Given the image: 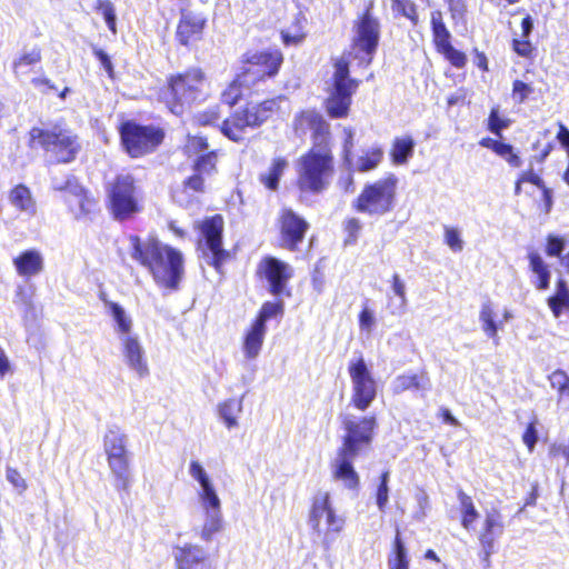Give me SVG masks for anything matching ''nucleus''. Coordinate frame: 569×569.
Wrapping results in <instances>:
<instances>
[{
  "label": "nucleus",
  "mask_w": 569,
  "mask_h": 569,
  "mask_svg": "<svg viewBox=\"0 0 569 569\" xmlns=\"http://www.w3.org/2000/svg\"><path fill=\"white\" fill-rule=\"evenodd\" d=\"M370 1L353 21V37L350 49L333 61L335 71L323 101L325 110L331 119H346L350 114L352 96L357 92L360 80L350 77V61L357 60L361 67H368L377 50L380 34L378 19L372 13Z\"/></svg>",
  "instance_id": "1"
},
{
  "label": "nucleus",
  "mask_w": 569,
  "mask_h": 569,
  "mask_svg": "<svg viewBox=\"0 0 569 569\" xmlns=\"http://www.w3.org/2000/svg\"><path fill=\"white\" fill-rule=\"evenodd\" d=\"M296 136L310 134L311 146L297 160L296 187L301 194H320L335 172L333 142L330 123L315 108L298 111L292 120Z\"/></svg>",
  "instance_id": "2"
},
{
  "label": "nucleus",
  "mask_w": 569,
  "mask_h": 569,
  "mask_svg": "<svg viewBox=\"0 0 569 569\" xmlns=\"http://www.w3.org/2000/svg\"><path fill=\"white\" fill-rule=\"evenodd\" d=\"M128 239L131 258L150 273L154 283L166 290H177L184 274L182 252L154 236L142 239L130 234Z\"/></svg>",
  "instance_id": "3"
},
{
  "label": "nucleus",
  "mask_w": 569,
  "mask_h": 569,
  "mask_svg": "<svg viewBox=\"0 0 569 569\" xmlns=\"http://www.w3.org/2000/svg\"><path fill=\"white\" fill-rule=\"evenodd\" d=\"M342 423L346 435L337 450L336 460L332 462V478L343 482L346 488L357 490L360 486V478L352 461L365 447L370 445L377 421L373 416L362 417L358 420L345 417Z\"/></svg>",
  "instance_id": "4"
},
{
  "label": "nucleus",
  "mask_w": 569,
  "mask_h": 569,
  "mask_svg": "<svg viewBox=\"0 0 569 569\" xmlns=\"http://www.w3.org/2000/svg\"><path fill=\"white\" fill-rule=\"evenodd\" d=\"M208 77L201 67L170 73L157 91V100L171 113L182 116L193 104L208 98Z\"/></svg>",
  "instance_id": "5"
},
{
  "label": "nucleus",
  "mask_w": 569,
  "mask_h": 569,
  "mask_svg": "<svg viewBox=\"0 0 569 569\" xmlns=\"http://www.w3.org/2000/svg\"><path fill=\"white\" fill-rule=\"evenodd\" d=\"M28 146L40 149L53 164H69L77 160L82 151L79 134L64 122L50 127H32L28 132Z\"/></svg>",
  "instance_id": "6"
},
{
  "label": "nucleus",
  "mask_w": 569,
  "mask_h": 569,
  "mask_svg": "<svg viewBox=\"0 0 569 569\" xmlns=\"http://www.w3.org/2000/svg\"><path fill=\"white\" fill-rule=\"evenodd\" d=\"M281 99L282 97L278 96L260 101H247L220 122V132L232 142L244 141L248 130L261 128L280 113Z\"/></svg>",
  "instance_id": "7"
},
{
  "label": "nucleus",
  "mask_w": 569,
  "mask_h": 569,
  "mask_svg": "<svg viewBox=\"0 0 569 569\" xmlns=\"http://www.w3.org/2000/svg\"><path fill=\"white\" fill-rule=\"evenodd\" d=\"M208 137L204 134H187L182 151L192 159V173L182 181L184 191L192 193L206 192V177L219 171V161L223 156L221 149H210Z\"/></svg>",
  "instance_id": "8"
},
{
  "label": "nucleus",
  "mask_w": 569,
  "mask_h": 569,
  "mask_svg": "<svg viewBox=\"0 0 569 569\" xmlns=\"http://www.w3.org/2000/svg\"><path fill=\"white\" fill-rule=\"evenodd\" d=\"M106 208L118 222L134 219L143 211L138 179L130 172H119L106 187Z\"/></svg>",
  "instance_id": "9"
},
{
  "label": "nucleus",
  "mask_w": 569,
  "mask_h": 569,
  "mask_svg": "<svg viewBox=\"0 0 569 569\" xmlns=\"http://www.w3.org/2000/svg\"><path fill=\"white\" fill-rule=\"evenodd\" d=\"M308 523L313 535L329 548L331 542L342 532L346 520L333 506L329 491H316L309 501Z\"/></svg>",
  "instance_id": "10"
},
{
  "label": "nucleus",
  "mask_w": 569,
  "mask_h": 569,
  "mask_svg": "<svg viewBox=\"0 0 569 569\" xmlns=\"http://www.w3.org/2000/svg\"><path fill=\"white\" fill-rule=\"evenodd\" d=\"M122 150L131 159H140L156 152L166 138L164 130L156 124H141L126 120L118 127Z\"/></svg>",
  "instance_id": "11"
},
{
  "label": "nucleus",
  "mask_w": 569,
  "mask_h": 569,
  "mask_svg": "<svg viewBox=\"0 0 569 569\" xmlns=\"http://www.w3.org/2000/svg\"><path fill=\"white\" fill-rule=\"evenodd\" d=\"M103 449L116 489L128 492L131 485V470L127 436L119 429H109L103 437Z\"/></svg>",
  "instance_id": "12"
},
{
  "label": "nucleus",
  "mask_w": 569,
  "mask_h": 569,
  "mask_svg": "<svg viewBox=\"0 0 569 569\" xmlns=\"http://www.w3.org/2000/svg\"><path fill=\"white\" fill-rule=\"evenodd\" d=\"M196 229L202 237L203 254L208 257V264L218 273H222L223 264L234 258V253L223 248L224 219L222 214L216 213L203 218L198 222Z\"/></svg>",
  "instance_id": "13"
},
{
  "label": "nucleus",
  "mask_w": 569,
  "mask_h": 569,
  "mask_svg": "<svg viewBox=\"0 0 569 569\" xmlns=\"http://www.w3.org/2000/svg\"><path fill=\"white\" fill-rule=\"evenodd\" d=\"M280 49H263L246 52L241 60L240 72L256 87L276 78L283 64Z\"/></svg>",
  "instance_id": "14"
},
{
  "label": "nucleus",
  "mask_w": 569,
  "mask_h": 569,
  "mask_svg": "<svg viewBox=\"0 0 569 569\" xmlns=\"http://www.w3.org/2000/svg\"><path fill=\"white\" fill-rule=\"evenodd\" d=\"M256 278L267 283L268 292L274 298H290L292 296L289 286L293 277V270L289 263L273 256H264L257 263Z\"/></svg>",
  "instance_id": "15"
},
{
  "label": "nucleus",
  "mask_w": 569,
  "mask_h": 569,
  "mask_svg": "<svg viewBox=\"0 0 569 569\" xmlns=\"http://www.w3.org/2000/svg\"><path fill=\"white\" fill-rule=\"evenodd\" d=\"M278 247L290 252L300 249L310 229V223L290 207H282L276 220Z\"/></svg>",
  "instance_id": "16"
},
{
  "label": "nucleus",
  "mask_w": 569,
  "mask_h": 569,
  "mask_svg": "<svg viewBox=\"0 0 569 569\" xmlns=\"http://www.w3.org/2000/svg\"><path fill=\"white\" fill-rule=\"evenodd\" d=\"M348 372L352 382L350 403L356 409L365 411L376 398L377 383L361 356L349 362Z\"/></svg>",
  "instance_id": "17"
},
{
  "label": "nucleus",
  "mask_w": 569,
  "mask_h": 569,
  "mask_svg": "<svg viewBox=\"0 0 569 569\" xmlns=\"http://www.w3.org/2000/svg\"><path fill=\"white\" fill-rule=\"evenodd\" d=\"M352 208L357 212L382 214L391 208V179H380L365 184L355 199Z\"/></svg>",
  "instance_id": "18"
},
{
  "label": "nucleus",
  "mask_w": 569,
  "mask_h": 569,
  "mask_svg": "<svg viewBox=\"0 0 569 569\" xmlns=\"http://www.w3.org/2000/svg\"><path fill=\"white\" fill-rule=\"evenodd\" d=\"M56 190L64 192L62 201L77 220L91 214L97 207V199L74 177L67 179L64 184L57 187Z\"/></svg>",
  "instance_id": "19"
},
{
  "label": "nucleus",
  "mask_w": 569,
  "mask_h": 569,
  "mask_svg": "<svg viewBox=\"0 0 569 569\" xmlns=\"http://www.w3.org/2000/svg\"><path fill=\"white\" fill-rule=\"evenodd\" d=\"M503 516L497 508L487 509L478 531V540L486 559L495 552L496 541L503 535Z\"/></svg>",
  "instance_id": "20"
},
{
  "label": "nucleus",
  "mask_w": 569,
  "mask_h": 569,
  "mask_svg": "<svg viewBox=\"0 0 569 569\" xmlns=\"http://www.w3.org/2000/svg\"><path fill=\"white\" fill-rule=\"evenodd\" d=\"M207 20L200 14L181 10L176 29V40L183 47H190L199 42L202 40Z\"/></svg>",
  "instance_id": "21"
},
{
  "label": "nucleus",
  "mask_w": 569,
  "mask_h": 569,
  "mask_svg": "<svg viewBox=\"0 0 569 569\" xmlns=\"http://www.w3.org/2000/svg\"><path fill=\"white\" fill-rule=\"evenodd\" d=\"M173 556L177 569H213L209 556L198 545L184 543L177 546Z\"/></svg>",
  "instance_id": "22"
},
{
  "label": "nucleus",
  "mask_w": 569,
  "mask_h": 569,
  "mask_svg": "<svg viewBox=\"0 0 569 569\" xmlns=\"http://www.w3.org/2000/svg\"><path fill=\"white\" fill-rule=\"evenodd\" d=\"M12 262L17 273L23 278H31L43 270V258L36 249L21 251Z\"/></svg>",
  "instance_id": "23"
},
{
  "label": "nucleus",
  "mask_w": 569,
  "mask_h": 569,
  "mask_svg": "<svg viewBox=\"0 0 569 569\" xmlns=\"http://www.w3.org/2000/svg\"><path fill=\"white\" fill-rule=\"evenodd\" d=\"M253 88L254 86L239 71L222 90L221 102L232 108L244 97L247 91H251Z\"/></svg>",
  "instance_id": "24"
},
{
  "label": "nucleus",
  "mask_w": 569,
  "mask_h": 569,
  "mask_svg": "<svg viewBox=\"0 0 569 569\" xmlns=\"http://www.w3.org/2000/svg\"><path fill=\"white\" fill-rule=\"evenodd\" d=\"M307 18L302 12H297L290 24L280 31V38L284 46H298L307 38Z\"/></svg>",
  "instance_id": "25"
},
{
  "label": "nucleus",
  "mask_w": 569,
  "mask_h": 569,
  "mask_svg": "<svg viewBox=\"0 0 569 569\" xmlns=\"http://www.w3.org/2000/svg\"><path fill=\"white\" fill-rule=\"evenodd\" d=\"M267 328L251 322L242 339V350L247 359H254L261 351Z\"/></svg>",
  "instance_id": "26"
},
{
  "label": "nucleus",
  "mask_w": 569,
  "mask_h": 569,
  "mask_svg": "<svg viewBox=\"0 0 569 569\" xmlns=\"http://www.w3.org/2000/svg\"><path fill=\"white\" fill-rule=\"evenodd\" d=\"M123 353L129 366L140 376L148 373V366L143 359V351L136 337H127L123 339Z\"/></svg>",
  "instance_id": "27"
},
{
  "label": "nucleus",
  "mask_w": 569,
  "mask_h": 569,
  "mask_svg": "<svg viewBox=\"0 0 569 569\" xmlns=\"http://www.w3.org/2000/svg\"><path fill=\"white\" fill-rule=\"evenodd\" d=\"M288 168V160L284 157H276L271 160L267 172L259 176L260 183L269 191L279 189L280 179Z\"/></svg>",
  "instance_id": "28"
},
{
  "label": "nucleus",
  "mask_w": 569,
  "mask_h": 569,
  "mask_svg": "<svg viewBox=\"0 0 569 569\" xmlns=\"http://www.w3.org/2000/svg\"><path fill=\"white\" fill-rule=\"evenodd\" d=\"M497 315L491 302L482 303L479 311V321L486 337L492 339L496 345L499 342L498 331L502 328V322L496 320Z\"/></svg>",
  "instance_id": "29"
},
{
  "label": "nucleus",
  "mask_w": 569,
  "mask_h": 569,
  "mask_svg": "<svg viewBox=\"0 0 569 569\" xmlns=\"http://www.w3.org/2000/svg\"><path fill=\"white\" fill-rule=\"evenodd\" d=\"M555 318H559L563 310L569 309V286L562 278L558 279L555 286V293L547 300Z\"/></svg>",
  "instance_id": "30"
},
{
  "label": "nucleus",
  "mask_w": 569,
  "mask_h": 569,
  "mask_svg": "<svg viewBox=\"0 0 569 569\" xmlns=\"http://www.w3.org/2000/svg\"><path fill=\"white\" fill-rule=\"evenodd\" d=\"M10 203L19 211L34 212L36 202L31 190L23 183L13 186L9 191Z\"/></svg>",
  "instance_id": "31"
},
{
  "label": "nucleus",
  "mask_w": 569,
  "mask_h": 569,
  "mask_svg": "<svg viewBox=\"0 0 569 569\" xmlns=\"http://www.w3.org/2000/svg\"><path fill=\"white\" fill-rule=\"evenodd\" d=\"M457 497L459 501L461 526L467 531H471L475 529V522L479 518V511L477 510L472 498L465 491L459 490Z\"/></svg>",
  "instance_id": "32"
},
{
  "label": "nucleus",
  "mask_w": 569,
  "mask_h": 569,
  "mask_svg": "<svg viewBox=\"0 0 569 569\" xmlns=\"http://www.w3.org/2000/svg\"><path fill=\"white\" fill-rule=\"evenodd\" d=\"M383 159V151L381 148H369L362 151V153L353 162L351 160V167H347L350 171L368 172L376 169Z\"/></svg>",
  "instance_id": "33"
},
{
  "label": "nucleus",
  "mask_w": 569,
  "mask_h": 569,
  "mask_svg": "<svg viewBox=\"0 0 569 569\" xmlns=\"http://www.w3.org/2000/svg\"><path fill=\"white\" fill-rule=\"evenodd\" d=\"M528 260L530 270L537 277L536 288L538 290H547L551 278L549 266L537 251H530L528 253Z\"/></svg>",
  "instance_id": "34"
},
{
  "label": "nucleus",
  "mask_w": 569,
  "mask_h": 569,
  "mask_svg": "<svg viewBox=\"0 0 569 569\" xmlns=\"http://www.w3.org/2000/svg\"><path fill=\"white\" fill-rule=\"evenodd\" d=\"M549 382L558 393V406L569 410V377L563 370H556L549 376Z\"/></svg>",
  "instance_id": "35"
},
{
  "label": "nucleus",
  "mask_w": 569,
  "mask_h": 569,
  "mask_svg": "<svg viewBox=\"0 0 569 569\" xmlns=\"http://www.w3.org/2000/svg\"><path fill=\"white\" fill-rule=\"evenodd\" d=\"M284 313V302L281 298L274 300L264 301L258 310L252 322L257 323L262 328H267L266 323L268 320L277 317H282Z\"/></svg>",
  "instance_id": "36"
},
{
  "label": "nucleus",
  "mask_w": 569,
  "mask_h": 569,
  "mask_svg": "<svg viewBox=\"0 0 569 569\" xmlns=\"http://www.w3.org/2000/svg\"><path fill=\"white\" fill-rule=\"evenodd\" d=\"M431 24H432L433 42L437 48V51L440 52L441 50L451 46V43H450L451 36L442 21L441 12L435 11L431 13Z\"/></svg>",
  "instance_id": "37"
},
{
  "label": "nucleus",
  "mask_w": 569,
  "mask_h": 569,
  "mask_svg": "<svg viewBox=\"0 0 569 569\" xmlns=\"http://www.w3.org/2000/svg\"><path fill=\"white\" fill-rule=\"evenodd\" d=\"M416 388L418 390H428L430 388V379L425 371L419 373L400 376L397 378L393 389L407 390Z\"/></svg>",
  "instance_id": "38"
},
{
  "label": "nucleus",
  "mask_w": 569,
  "mask_h": 569,
  "mask_svg": "<svg viewBox=\"0 0 569 569\" xmlns=\"http://www.w3.org/2000/svg\"><path fill=\"white\" fill-rule=\"evenodd\" d=\"M100 299L102 300L104 306L109 309L114 321L117 322L118 331L122 335H128L131 331L132 322H131V319L126 316L122 307L114 301L108 300L104 293L100 295Z\"/></svg>",
  "instance_id": "39"
},
{
  "label": "nucleus",
  "mask_w": 569,
  "mask_h": 569,
  "mask_svg": "<svg viewBox=\"0 0 569 569\" xmlns=\"http://www.w3.org/2000/svg\"><path fill=\"white\" fill-rule=\"evenodd\" d=\"M415 141L406 136L393 141V164H405L412 157Z\"/></svg>",
  "instance_id": "40"
},
{
  "label": "nucleus",
  "mask_w": 569,
  "mask_h": 569,
  "mask_svg": "<svg viewBox=\"0 0 569 569\" xmlns=\"http://www.w3.org/2000/svg\"><path fill=\"white\" fill-rule=\"evenodd\" d=\"M241 410V403L236 399H228L219 405V415L228 428L237 426V415Z\"/></svg>",
  "instance_id": "41"
},
{
  "label": "nucleus",
  "mask_w": 569,
  "mask_h": 569,
  "mask_svg": "<svg viewBox=\"0 0 569 569\" xmlns=\"http://www.w3.org/2000/svg\"><path fill=\"white\" fill-rule=\"evenodd\" d=\"M221 111L219 106L209 107L194 116L196 124L200 127L220 126Z\"/></svg>",
  "instance_id": "42"
},
{
  "label": "nucleus",
  "mask_w": 569,
  "mask_h": 569,
  "mask_svg": "<svg viewBox=\"0 0 569 569\" xmlns=\"http://www.w3.org/2000/svg\"><path fill=\"white\" fill-rule=\"evenodd\" d=\"M443 242L452 252H461L463 250L465 242L461 237V231L457 227H443Z\"/></svg>",
  "instance_id": "43"
},
{
  "label": "nucleus",
  "mask_w": 569,
  "mask_h": 569,
  "mask_svg": "<svg viewBox=\"0 0 569 569\" xmlns=\"http://www.w3.org/2000/svg\"><path fill=\"white\" fill-rule=\"evenodd\" d=\"M96 9L102 14L106 20V23L109 30L116 34L117 33V17L114 6L110 0H98L96 4Z\"/></svg>",
  "instance_id": "44"
},
{
  "label": "nucleus",
  "mask_w": 569,
  "mask_h": 569,
  "mask_svg": "<svg viewBox=\"0 0 569 569\" xmlns=\"http://www.w3.org/2000/svg\"><path fill=\"white\" fill-rule=\"evenodd\" d=\"M222 528L220 511L211 512L209 519L203 525L201 530V537L203 540H211L212 536L220 531Z\"/></svg>",
  "instance_id": "45"
},
{
  "label": "nucleus",
  "mask_w": 569,
  "mask_h": 569,
  "mask_svg": "<svg viewBox=\"0 0 569 569\" xmlns=\"http://www.w3.org/2000/svg\"><path fill=\"white\" fill-rule=\"evenodd\" d=\"M360 230H361V223H360L359 219H357L355 217L346 219L343 222V231L346 233L343 243L346 246L356 243Z\"/></svg>",
  "instance_id": "46"
},
{
  "label": "nucleus",
  "mask_w": 569,
  "mask_h": 569,
  "mask_svg": "<svg viewBox=\"0 0 569 569\" xmlns=\"http://www.w3.org/2000/svg\"><path fill=\"white\" fill-rule=\"evenodd\" d=\"M41 58H42L41 48L34 47L31 51L21 53L13 61V69H18L21 67H29V66L39 63L41 61Z\"/></svg>",
  "instance_id": "47"
},
{
  "label": "nucleus",
  "mask_w": 569,
  "mask_h": 569,
  "mask_svg": "<svg viewBox=\"0 0 569 569\" xmlns=\"http://www.w3.org/2000/svg\"><path fill=\"white\" fill-rule=\"evenodd\" d=\"M496 154L502 158L510 167L519 168L522 164L519 154L511 144L502 142Z\"/></svg>",
  "instance_id": "48"
},
{
  "label": "nucleus",
  "mask_w": 569,
  "mask_h": 569,
  "mask_svg": "<svg viewBox=\"0 0 569 569\" xmlns=\"http://www.w3.org/2000/svg\"><path fill=\"white\" fill-rule=\"evenodd\" d=\"M488 127L492 133L501 137V131L509 127V120L500 118L498 108H493L489 116Z\"/></svg>",
  "instance_id": "49"
},
{
  "label": "nucleus",
  "mask_w": 569,
  "mask_h": 569,
  "mask_svg": "<svg viewBox=\"0 0 569 569\" xmlns=\"http://www.w3.org/2000/svg\"><path fill=\"white\" fill-rule=\"evenodd\" d=\"M342 160L346 167H351L352 149H353V130L351 128L343 129Z\"/></svg>",
  "instance_id": "50"
},
{
  "label": "nucleus",
  "mask_w": 569,
  "mask_h": 569,
  "mask_svg": "<svg viewBox=\"0 0 569 569\" xmlns=\"http://www.w3.org/2000/svg\"><path fill=\"white\" fill-rule=\"evenodd\" d=\"M7 480L20 492H24L28 489V483L22 477L21 472L13 467H7L6 469Z\"/></svg>",
  "instance_id": "51"
},
{
  "label": "nucleus",
  "mask_w": 569,
  "mask_h": 569,
  "mask_svg": "<svg viewBox=\"0 0 569 569\" xmlns=\"http://www.w3.org/2000/svg\"><path fill=\"white\" fill-rule=\"evenodd\" d=\"M388 480H389V472L385 471L380 476V483L377 488L376 492V499L377 505L379 509L383 510L388 502Z\"/></svg>",
  "instance_id": "52"
},
{
  "label": "nucleus",
  "mask_w": 569,
  "mask_h": 569,
  "mask_svg": "<svg viewBox=\"0 0 569 569\" xmlns=\"http://www.w3.org/2000/svg\"><path fill=\"white\" fill-rule=\"evenodd\" d=\"M439 53L443 54L445 58L457 68H462L466 62L467 58L466 54L457 49H455L452 46L447 47L446 49L441 50Z\"/></svg>",
  "instance_id": "53"
},
{
  "label": "nucleus",
  "mask_w": 569,
  "mask_h": 569,
  "mask_svg": "<svg viewBox=\"0 0 569 569\" xmlns=\"http://www.w3.org/2000/svg\"><path fill=\"white\" fill-rule=\"evenodd\" d=\"M565 248V240L557 236H548L546 253L550 257H560L562 250Z\"/></svg>",
  "instance_id": "54"
},
{
  "label": "nucleus",
  "mask_w": 569,
  "mask_h": 569,
  "mask_svg": "<svg viewBox=\"0 0 569 569\" xmlns=\"http://www.w3.org/2000/svg\"><path fill=\"white\" fill-rule=\"evenodd\" d=\"M531 92H532V89L527 83L519 81V80L513 82L512 99L516 102H518V103L523 102L529 97V94Z\"/></svg>",
  "instance_id": "55"
},
{
  "label": "nucleus",
  "mask_w": 569,
  "mask_h": 569,
  "mask_svg": "<svg viewBox=\"0 0 569 569\" xmlns=\"http://www.w3.org/2000/svg\"><path fill=\"white\" fill-rule=\"evenodd\" d=\"M393 553L396 555L397 565L395 569H408L409 560L401 541L397 538L393 543Z\"/></svg>",
  "instance_id": "56"
},
{
  "label": "nucleus",
  "mask_w": 569,
  "mask_h": 569,
  "mask_svg": "<svg viewBox=\"0 0 569 569\" xmlns=\"http://www.w3.org/2000/svg\"><path fill=\"white\" fill-rule=\"evenodd\" d=\"M94 57L100 61L102 68L106 70L110 79L114 78L113 64L110 57L100 48L93 49Z\"/></svg>",
  "instance_id": "57"
},
{
  "label": "nucleus",
  "mask_w": 569,
  "mask_h": 569,
  "mask_svg": "<svg viewBox=\"0 0 569 569\" xmlns=\"http://www.w3.org/2000/svg\"><path fill=\"white\" fill-rule=\"evenodd\" d=\"M375 325V317L372 311L367 307L363 306L359 313V327L362 331L369 332Z\"/></svg>",
  "instance_id": "58"
},
{
  "label": "nucleus",
  "mask_w": 569,
  "mask_h": 569,
  "mask_svg": "<svg viewBox=\"0 0 569 569\" xmlns=\"http://www.w3.org/2000/svg\"><path fill=\"white\" fill-rule=\"evenodd\" d=\"M519 178H520V182L532 183V184L537 186L539 189L543 188V186H545V182L541 179V177L537 172H535V170L532 169L531 162H530V168L528 170L522 171L519 174Z\"/></svg>",
  "instance_id": "59"
},
{
  "label": "nucleus",
  "mask_w": 569,
  "mask_h": 569,
  "mask_svg": "<svg viewBox=\"0 0 569 569\" xmlns=\"http://www.w3.org/2000/svg\"><path fill=\"white\" fill-rule=\"evenodd\" d=\"M522 441L531 452L538 441V432L535 422L528 425L526 431L522 435Z\"/></svg>",
  "instance_id": "60"
},
{
  "label": "nucleus",
  "mask_w": 569,
  "mask_h": 569,
  "mask_svg": "<svg viewBox=\"0 0 569 569\" xmlns=\"http://www.w3.org/2000/svg\"><path fill=\"white\" fill-rule=\"evenodd\" d=\"M190 475L192 476V478L198 480L201 486L210 482L206 471L198 461L190 462Z\"/></svg>",
  "instance_id": "61"
},
{
  "label": "nucleus",
  "mask_w": 569,
  "mask_h": 569,
  "mask_svg": "<svg viewBox=\"0 0 569 569\" xmlns=\"http://www.w3.org/2000/svg\"><path fill=\"white\" fill-rule=\"evenodd\" d=\"M393 293L397 295L400 299L399 308L405 310L407 305L406 288L405 284L397 277H393Z\"/></svg>",
  "instance_id": "62"
},
{
  "label": "nucleus",
  "mask_w": 569,
  "mask_h": 569,
  "mask_svg": "<svg viewBox=\"0 0 569 569\" xmlns=\"http://www.w3.org/2000/svg\"><path fill=\"white\" fill-rule=\"evenodd\" d=\"M31 83L39 89H42V92H47L49 90H57L54 83L47 77H37L31 80Z\"/></svg>",
  "instance_id": "63"
},
{
  "label": "nucleus",
  "mask_w": 569,
  "mask_h": 569,
  "mask_svg": "<svg viewBox=\"0 0 569 569\" xmlns=\"http://www.w3.org/2000/svg\"><path fill=\"white\" fill-rule=\"evenodd\" d=\"M513 49L515 51L522 57H527L531 51V44L528 39H515L513 40Z\"/></svg>",
  "instance_id": "64"
}]
</instances>
